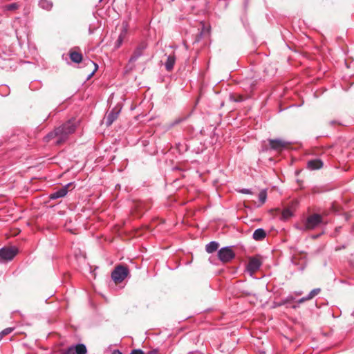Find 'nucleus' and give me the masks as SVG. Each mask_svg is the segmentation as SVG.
Segmentation results:
<instances>
[{"instance_id": "1", "label": "nucleus", "mask_w": 354, "mask_h": 354, "mask_svg": "<svg viewBox=\"0 0 354 354\" xmlns=\"http://www.w3.org/2000/svg\"><path fill=\"white\" fill-rule=\"evenodd\" d=\"M76 129L74 120H68L66 123L56 128L53 131L49 133L46 137V142L55 140V145H62L66 142L71 134L73 133Z\"/></svg>"}, {"instance_id": "2", "label": "nucleus", "mask_w": 354, "mask_h": 354, "mask_svg": "<svg viewBox=\"0 0 354 354\" xmlns=\"http://www.w3.org/2000/svg\"><path fill=\"white\" fill-rule=\"evenodd\" d=\"M127 267L122 265L117 266L111 273V278L118 284L121 283L128 275Z\"/></svg>"}, {"instance_id": "3", "label": "nucleus", "mask_w": 354, "mask_h": 354, "mask_svg": "<svg viewBox=\"0 0 354 354\" xmlns=\"http://www.w3.org/2000/svg\"><path fill=\"white\" fill-rule=\"evenodd\" d=\"M235 257V253L230 247L221 248L218 252V258L223 263H228Z\"/></svg>"}, {"instance_id": "4", "label": "nucleus", "mask_w": 354, "mask_h": 354, "mask_svg": "<svg viewBox=\"0 0 354 354\" xmlns=\"http://www.w3.org/2000/svg\"><path fill=\"white\" fill-rule=\"evenodd\" d=\"M322 216L318 214H313L309 216L305 223V230H310L315 229L322 223Z\"/></svg>"}, {"instance_id": "5", "label": "nucleus", "mask_w": 354, "mask_h": 354, "mask_svg": "<svg viewBox=\"0 0 354 354\" xmlns=\"http://www.w3.org/2000/svg\"><path fill=\"white\" fill-rule=\"evenodd\" d=\"M261 264L262 262L260 257L255 256L250 257L247 266V270L251 274H252L259 269Z\"/></svg>"}, {"instance_id": "6", "label": "nucleus", "mask_w": 354, "mask_h": 354, "mask_svg": "<svg viewBox=\"0 0 354 354\" xmlns=\"http://www.w3.org/2000/svg\"><path fill=\"white\" fill-rule=\"evenodd\" d=\"M270 147L272 149L276 151H282L290 145V142L281 139H270L268 140Z\"/></svg>"}, {"instance_id": "7", "label": "nucleus", "mask_w": 354, "mask_h": 354, "mask_svg": "<svg viewBox=\"0 0 354 354\" xmlns=\"http://www.w3.org/2000/svg\"><path fill=\"white\" fill-rule=\"evenodd\" d=\"M17 249L15 248H3L0 250V257L4 260H12L17 254Z\"/></svg>"}, {"instance_id": "8", "label": "nucleus", "mask_w": 354, "mask_h": 354, "mask_svg": "<svg viewBox=\"0 0 354 354\" xmlns=\"http://www.w3.org/2000/svg\"><path fill=\"white\" fill-rule=\"evenodd\" d=\"M147 47V44L145 41L140 42L134 50L133 55L129 59V62H136L143 54V52Z\"/></svg>"}, {"instance_id": "9", "label": "nucleus", "mask_w": 354, "mask_h": 354, "mask_svg": "<svg viewBox=\"0 0 354 354\" xmlns=\"http://www.w3.org/2000/svg\"><path fill=\"white\" fill-rule=\"evenodd\" d=\"M73 185L72 183H68L65 186L62 187L59 190L53 192L50 195V199H57L59 198L64 197L68 193L69 189H73Z\"/></svg>"}, {"instance_id": "10", "label": "nucleus", "mask_w": 354, "mask_h": 354, "mask_svg": "<svg viewBox=\"0 0 354 354\" xmlns=\"http://www.w3.org/2000/svg\"><path fill=\"white\" fill-rule=\"evenodd\" d=\"M120 110H116L115 109H113L106 116V125L110 126L112 123L118 118L119 115Z\"/></svg>"}, {"instance_id": "11", "label": "nucleus", "mask_w": 354, "mask_h": 354, "mask_svg": "<svg viewBox=\"0 0 354 354\" xmlns=\"http://www.w3.org/2000/svg\"><path fill=\"white\" fill-rule=\"evenodd\" d=\"M84 64L88 68V72L90 73L89 76H92L95 72L97 70V65L91 59H84Z\"/></svg>"}, {"instance_id": "12", "label": "nucleus", "mask_w": 354, "mask_h": 354, "mask_svg": "<svg viewBox=\"0 0 354 354\" xmlns=\"http://www.w3.org/2000/svg\"><path fill=\"white\" fill-rule=\"evenodd\" d=\"M69 56L71 61L75 63H80L84 60L82 53L75 50H71Z\"/></svg>"}, {"instance_id": "13", "label": "nucleus", "mask_w": 354, "mask_h": 354, "mask_svg": "<svg viewBox=\"0 0 354 354\" xmlns=\"http://www.w3.org/2000/svg\"><path fill=\"white\" fill-rule=\"evenodd\" d=\"M323 167V162L320 159H314L308 162V168L312 170L319 169Z\"/></svg>"}, {"instance_id": "14", "label": "nucleus", "mask_w": 354, "mask_h": 354, "mask_svg": "<svg viewBox=\"0 0 354 354\" xmlns=\"http://www.w3.org/2000/svg\"><path fill=\"white\" fill-rule=\"evenodd\" d=\"M175 62H176V56H175L174 53H172L171 55H169L167 57V61L165 64L166 70L167 71H171L174 68Z\"/></svg>"}, {"instance_id": "15", "label": "nucleus", "mask_w": 354, "mask_h": 354, "mask_svg": "<svg viewBox=\"0 0 354 354\" xmlns=\"http://www.w3.org/2000/svg\"><path fill=\"white\" fill-rule=\"evenodd\" d=\"M266 236V232L262 229V228H259L257 230H256L254 233H253V235H252V237L253 239L255 240V241H262L263 239H264Z\"/></svg>"}, {"instance_id": "16", "label": "nucleus", "mask_w": 354, "mask_h": 354, "mask_svg": "<svg viewBox=\"0 0 354 354\" xmlns=\"http://www.w3.org/2000/svg\"><path fill=\"white\" fill-rule=\"evenodd\" d=\"M39 5L40 8L46 10H50L53 6V2L49 0H40Z\"/></svg>"}, {"instance_id": "17", "label": "nucleus", "mask_w": 354, "mask_h": 354, "mask_svg": "<svg viewBox=\"0 0 354 354\" xmlns=\"http://www.w3.org/2000/svg\"><path fill=\"white\" fill-rule=\"evenodd\" d=\"M219 244L217 242L212 241L206 245V251L208 253H212L217 250Z\"/></svg>"}, {"instance_id": "18", "label": "nucleus", "mask_w": 354, "mask_h": 354, "mask_svg": "<svg viewBox=\"0 0 354 354\" xmlns=\"http://www.w3.org/2000/svg\"><path fill=\"white\" fill-rule=\"evenodd\" d=\"M126 35H127V30H123L120 32V35H119V37H118V39H117V41H116V42H115V47L116 48H120V46H121V45H122V44L123 40H124V37H125Z\"/></svg>"}, {"instance_id": "19", "label": "nucleus", "mask_w": 354, "mask_h": 354, "mask_svg": "<svg viewBox=\"0 0 354 354\" xmlns=\"http://www.w3.org/2000/svg\"><path fill=\"white\" fill-rule=\"evenodd\" d=\"M292 215V212L290 208H285L281 214L283 219H288Z\"/></svg>"}, {"instance_id": "20", "label": "nucleus", "mask_w": 354, "mask_h": 354, "mask_svg": "<svg viewBox=\"0 0 354 354\" xmlns=\"http://www.w3.org/2000/svg\"><path fill=\"white\" fill-rule=\"evenodd\" d=\"M230 98L234 102H242L245 97L242 95L233 93L230 95Z\"/></svg>"}, {"instance_id": "21", "label": "nucleus", "mask_w": 354, "mask_h": 354, "mask_svg": "<svg viewBox=\"0 0 354 354\" xmlns=\"http://www.w3.org/2000/svg\"><path fill=\"white\" fill-rule=\"evenodd\" d=\"M266 198H267L266 190H265V189L261 190L259 194V198L261 202V205H263L266 202Z\"/></svg>"}, {"instance_id": "22", "label": "nucleus", "mask_w": 354, "mask_h": 354, "mask_svg": "<svg viewBox=\"0 0 354 354\" xmlns=\"http://www.w3.org/2000/svg\"><path fill=\"white\" fill-rule=\"evenodd\" d=\"M321 292L320 288L313 289L308 295V299H312Z\"/></svg>"}, {"instance_id": "23", "label": "nucleus", "mask_w": 354, "mask_h": 354, "mask_svg": "<svg viewBox=\"0 0 354 354\" xmlns=\"http://www.w3.org/2000/svg\"><path fill=\"white\" fill-rule=\"evenodd\" d=\"M8 10H15L19 8V5L16 3H13L6 6Z\"/></svg>"}, {"instance_id": "24", "label": "nucleus", "mask_w": 354, "mask_h": 354, "mask_svg": "<svg viewBox=\"0 0 354 354\" xmlns=\"http://www.w3.org/2000/svg\"><path fill=\"white\" fill-rule=\"evenodd\" d=\"M130 354H145V353L140 349H133L131 351Z\"/></svg>"}, {"instance_id": "25", "label": "nucleus", "mask_w": 354, "mask_h": 354, "mask_svg": "<svg viewBox=\"0 0 354 354\" xmlns=\"http://www.w3.org/2000/svg\"><path fill=\"white\" fill-rule=\"evenodd\" d=\"M298 255L299 256V258L301 259H306V257H307L306 253L303 252H300Z\"/></svg>"}, {"instance_id": "26", "label": "nucleus", "mask_w": 354, "mask_h": 354, "mask_svg": "<svg viewBox=\"0 0 354 354\" xmlns=\"http://www.w3.org/2000/svg\"><path fill=\"white\" fill-rule=\"evenodd\" d=\"M308 300H310V299H308V295L306 296V297H302L300 300H299V303H302V302H304V301H308Z\"/></svg>"}, {"instance_id": "27", "label": "nucleus", "mask_w": 354, "mask_h": 354, "mask_svg": "<svg viewBox=\"0 0 354 354\" xmlns=\"http://www.w3.org/2000/svg\"><path fill=\"white\" fill-rule=\"evenodd\" d=\"M145 354H159V353H158V350L154 349V350H152V351H150L147 352Z\"/></svg>"}, {"instance_id": "28", "label": "nucleus", "mask_w": 354, "mask_h": 354, "mask_svg": "<svg viewBox=\"0 0 354 354\" xmlns=\"http://www.w3.org/2000/svg\"><path fill=\"white\" fill-rule=\"evenodd\" d=\"M241 192L243 194H251L252 193L249 189H242L241 191Z\"/></svg>"}, {"instance_id": "29", "label": "nucleus", "mask_w": 354, "mask_h": 354, "mask_svg": "<svg viewBox=\"0 0 354 354\" xmlns=\"http://www.w3.org/2000/svg\"><path fill=\"white\" fill-rule=\"evenodd\" d=\"M112 354H122V353L118 350H115Z\"/></svg>"}, {"instance_id": "30", "label": "nucleus", "mask_w": 354, "mask_h": 354, "mask_svg": "<svg viewBox=\"0 0 354 354\" xmlns=\"http://www.w3.org/2000/svg\"><path fill=\"white\" fill-rule=\"evenodd\" d=\"M100 1H101L102 0H100Z\"/></svg>"}]
</instances>
